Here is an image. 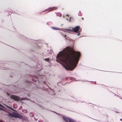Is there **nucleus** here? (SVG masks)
<instances>
[{"mask_svg": "<svg viewBox=\"0 0 122 122\" xmlns=\"http://www.w3.org/2000/svg\"><path fill=\"white\" fill-rule=\"evenodd\" d=\"M81 18L83 20H84V18L83 17H81Z\"/></svg>", "mask_w": 122, "mask_h": 122, "instance_id": "15", "label": "nucleus"}, {"mask_svg": "<svg viewBox=\"0 0 122 122\" xmlns=\"http://www.w3.org/2000/svg\"><path fill=\"white\" fill-rule=\"evenodd\" d=\"M80 27L79 26H75V28H73V31L75 32H77L78 30L80 31H80H81V29H80Z\"/></svg>", "mask_w": 122, "mask_h": 122, "instance_id": "4", "label": "nucleus"}, {"mask_svg": "<svg viewBox=\"0 0 122 122\" xmlns=\"http://www.w3.org/2000/svg\"><path fill=\"white\" fill-rule=\"evenodd\" d=\"M8 116L10 117H17L21 118L22 117V116L20 114L14 112H12V114L9 113L8 115Z\"/></svg>", "mask_w": 122, "mask_h": 122, "instance_id": "2", "label": "nucleus"}, {"mask_svg": "<svg viewBox=\"0 0 122 122\" xmlns=\"http://www.w3.org/2000/svg\"><path fill=\"white\" fill-rule=\"evenodd\" d=\"M120 121H122V119H120Z\"/></svg>", "mask_w": 122, "mask_h": 122, "instance_id": "18", "label": "nucleus"}, {"mask_svg": "<svg viewBox=\"0 0 122 122\" xmlns=\"http://www.w3.org/2000/svg\"><path fill=\"white\" fill-rule=\"evenodd\" d=\"M66 35H65V36H64V37H66Z\"/></svg>", "mask_w": 122, "mask_h": 122, "instance_id": "17", "label": "nucleus"}, {"mask_svg": "<svg viewBox=\"0 0 122 122\" xmlns=\"http://www.w3.org/2000/svg\"><path fill=\"white\" fill-rule=\"evenodd\" d=\"M0 107H3V106L1 105V104H0Z\"/></svg>", "mask_w": 122, "mask_h": 122, "instance_id": "13", "label": "nucleus"}, {"mask_svg": "<svg viewBox=\"0 0 122 122\" xmlns=\"http://www.w3.org/2000/svg\"><path fill=\"white\" fill-rule=\"evenodd\" d=\"M80 33H78L77 34V35L78 36H79V35H80Z\"/></svg>", "mask_w": 122, "mask_h": 122, "instance_id": "12", "label": "nucleus"}, {"mask_svg": "<svg viewBox=\"0 0 122 122\" xmlns=\"http://www.w3.org/2000/svg\"><path fill=\"white\" fill-rule=\"evenodd\" d=\"M44 59L45 60V61L48 62H49L50 60V59L49 58H45V59Z\"/></svg>", "mask_w": 122, "mask_h": 122, "instance_id": "8", "label": "nucleus"}, {"mask_svg": "<svg viewBox=\"0 0 122 122\" xmlns=\"http://www.w3.org/2000/svg\"><path fill=\"white\" fill-rule=\"evenodd\" d=\"M51 28L52 29L54 30H57L58 29H57L54 27H51Z\"/></svg>", "mask_w": 122, "mask_h": 122, "instance_id": "10", "label": "nucleus"}, {"mask_svg": "<svg viewBox=\"0 0 122 122\" xmlns=\"http://www.w3.org/2000/svg\"><path fill=\"white\" fill-rule=\"evenodd\" d=\"M65 52H60L56 58L65 63L66 66H64L67 70L72 71L76 66L80 56L79 52L75 51L70 47H66L64 50Z\"/></svg>", "mask_w": 122, "mask_h": 122, "instance_id": "1", "label": "nucleus"}, {"mask_svg": "<svg viewBox=\"0 0 122 122\" xmlns=\"http://www.w3.org/2000/svg\"><path fill=\"white\" fill-rule=\"evenodd\" d=\"M67 30L69 31H73V28L72 29H67Z\"/></svg>", "mask_w": 122, "mask_h": 122, "instance_id": "9", "label": "nucleus"}, {"mask_svg": "<svg viewBox=\"0 0 122 122\" xmlns=\"http://www.w3.org/2000/svg\"><path fill=\"white\" fill-rule=\"evenodd\" d=\"M6 106L7 107H8V108H9V109H11V110H13V111H15V110L14 109H13L11 107H10L9 106Z\"/></svg>", "mask_w": 122, "mask_h": 122, "instance_id": "7", "label": "nucleus"}, {"mask_svg": "<svg viewBox=\"0 0 122 122\" xmlns=\"http://www.w3.org/2000/svg\"><path fill=\"white\" fill-rule=\"evenodd\" d=\"M23 100V98H21V99H20V100Z\"/></svg>", "mask_w": 122, "mask_h": 122, "instance_id": "16", "label": "nucleus"}, {"mask_svg": "<svg viewBox=\"0 0 122 122\" xmlns=\"http://www.w3.org/2000/svg\"><path fill=\"white\" fill-rule=\"evenodd\" d=\"M54 8L53 7L52 8H51L50 9V10H48V11H51L53 10H54Z\"/></svg>", "mask_w": 122, "mask_h": 122, "instance_id": "11", "label": "nucleus"}, {"mask_svg": "<svg viewBox=\"0 0 122 122\" xmlns=\"http://www.w3.org/2000/svg\"><path fill=\"white\" fill-rule=\"evenodd\" d=\"M69 122H74L75 121L73 119H72L70 118H69Z\"/></svg>", "mask_w": 122, "mask_h": 122, "instance_id": "6", "label": "nucleus"}, {"mask_svg": "<svg viewBox=\"0 0 122 122\" xmlns=\"http://www.w3.org/2000/svg\"><path fill=\"white\" fill-rule=\"evenodd\" d=\"M10 97L11 98L16 101H18L20 99V97H19L14 95H11Z\"/></svg>", "mask_w": 122, "mask_h": 122, "instance_id": "3", "label": "nucleus"}, {"mask_svg": "<svg viewBox=\"0 0 122 122\" xmlns=\"http://www.w3.org/2000/svg\"><path fill=\"white\" fill-rule=\"evenodd\" d=\"M69 118L64 117H63V119L66 122H68V121H69Z\"/></svg>", "mask_w": 122, "mask_h": 122, "instance_id": "5", "label": "nucleus"}, {"mask_svg": "<svg viewBox=\"0 0 122 122\" xmlns=\"http://www.w3.org/2000/svg\"><path fill=\"white\" fill-rule=\"evenodd\" d=\"M0 110H3V109H2L1 108H0Z\"/></svg>", "mask_w": 122, "mask_h": 122, "instance_id": "14", "label": "nucleus"}]
</instances>
